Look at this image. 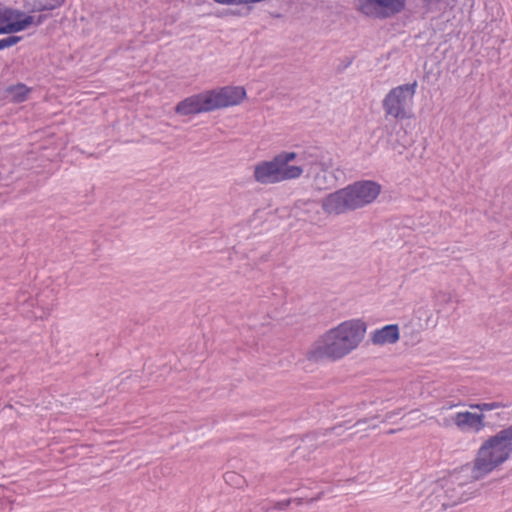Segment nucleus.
I'll use <instances>...</instances> for the list:
<instances>
[{
    "instance_id": "obj_1",
    "label": "nucleus",
    "mask_w": 512,
    "mask_h": 512,
    "mask_svg": "<svg viewBox=\"0 0 512 512\" xmlns=\"http://www.w3.org/2000/svg\"><path fill=\"white\" fill-rule=\"evenodd\" d=\"M366 323L360 319L344 321L322 334L310 347L311 361H338L354 351L366 334Z\"/></svg>"
},
{
    "instance_id": "obj_2",
    "label": "nucleus",
    "mask_w": 512,
    "mask_h": 512,
    "mask_svg": "<svg viewBox=\"0 0 512 512\" xmlns=\"http://www.w3.org/2000/svg\"><path fill=\"white\" fill-rule=\"evenodd\" d=\"M512 454V425L486 439L473 460L472 478L482 479L506 462Z\"/></svg>"
},
{
    "instance_id": "obj_3",
    "label": "nucleus",
    "mask_w": 512,
    "mask_h": 512,
    "mask_svg": "<svg viewBox=\"0 0 512 512\" xmlns=\"http://www.w3.org/2000/svg\"><path fill=\"white\" fill-rule=\"evenodd\" d=\"M296 156L295 152H282L271 160L258 162L253 170L254 180L260 184L269 185L299 178L303 169L289 164L296 159Z\"/></svg>"
},
{
    "instance_id": "obj_4",
    "label": "nucleus",
    "mask_w": 512,
    "mask_h": 512,
    "mask_svg": "<svg viewBox=\"0 0 512 512\" xmlns=\"http://www.w3.org/2000/svg\"><path fill=\"white\" fill-rule=\"evenodd\" d=\"M416 89V81L392 88L383 99L386 115L400 120L410 118Z\"/></svg>"
},
{
    "instance_id": "obj_5",
    "label": "nucleus",
    "mask_w": 512,
    "mask_h": 512,
    "mask_svg": "<svg viewBox=\"0 0 512 512\" xmlns=\"http://www.w3.org/2000/svg\"><path fill=\"white\" fill-rule=\"evenodd\" d=\"M358 11L378 19H385L402 12L406 0H356Z\"/></svg>"
},
{
    "instance_id": "obj_6",
    "label": "nucleus",
    "mask_w": 512,
    "mask_h": 512,
    "mask_svg": "<svg viewBox=\"0 0 512 512\" xmlns=\"http://www.w3.org/2000/svg\"><path fill=\"white\" fill-rule=\"evenodd\" d=\"M352 210L372 203L379 195L381 187L373 181H359L345 187Z\"/></svg>"
},
{
    "instance_id": "obj_7",
    "label": "nucleus",
    "mask_w": 512,
    "mask_h": 512,
    "mask_svg": "<svg viewBox=\"0 0 512 512\" xmlns=\"http://www.w3.org/2000/svg\"><path fill=\"white\" fill-rule=\"evenodd\" d=\"M213 111L239 105L246 98V90L242 86H225L208 90Z\"/></svg>"
},
{
    "instance_id": "obj_8",
    "label": "nucleus",
    "mask_w": 512,
    "mask_h": 512,
    "mask_svg": "<svg viewBox=\"0 0 512 512\" xmlns=\"http://www.w3.org/2000/svg\"><path fill=\"white\" fill-rule=\"evenodd\" d=\"M33 23L32 16L0 5V34L20 32Z\"/></svg>"
},
{
    "instance_id": "obj_9",
    "label": "nucleus",
    "mask_w": 512,
    "mask_h": 512,
    "mask_svg": "<svg viewBox=\"0 0 512 512\" xmlns=\"http://www.w3.org/2000/svg\"><path fill=\"white\" fill-rule=\"evenodd\" d=\"M175 111L183 116L213 111L208 90L180 101L175 107Z\"/></svg>"
},
{
    "instance_id": "obj_10",
    "label": "nucleus",
    "mask_w": 512,
    "mask_h": 512,
    "mask_svg": "<svg viewBox=\"0 0 512 512\" xmlns=\"http://www.w3.org/2000/svg\"><path fill=\"white\" fill-rule=\"evenodd\" d=\"M454 425L462 432L479 433L485 426V415L483 413H472L460 411L452 415Z\"/></svg>"
},
{
    "instance_id": "obj_11",
    "label": "nucleus",
    "mask_w": 512,
    "mask_h": 512,
    "mask_svg": "<svg viewBox=\"0 0 512 512\" xmlns=\"http://www.w3.org/2000/svg\"><path fill=\"white\" fill-rule=\"evenodd\" d=\"M322 208L327 214L339 215L352 210L346 189H340L329 194L322 201Z\"/></svg>"
},
{
    "instance_id": "obj_12",
    "label": "nucleus",
    "mask_w": 512,
    "mask_h": 512,
    "mask_svg": "<svg viewBox=\"0 0 512 512\" xmlns=\"http://www.w3.org/2000/svg\"><path fill=\"white\" fill-rule=\"evenodd\" d=\"M400 333L398 325L390 324L374 331L371 341L375 345L394 344L399 340Z\"/></svg>"
},
{
    "instance_id": "obj_13",
    "label": "nucleus",
    "mask_w": 512,
    "mask_h": 512,
    "mask_svg": "<svg viewBox=\"0 0 512 512\" xmlns=\"http://www.w3.org/2000/svg\"><path fill=\"white\" fill-rule=\"evenodd\" d=\"M30 91L31 89L23 83H18L8 88V93L11 96L12 101L15 103L25 101Z\"/></svg>"
},
{
    "instance_id": "obj_14",
    "label": "nucleus",
    "mask_w": 512,
    "mask_h": 512,
    "mask_svg": "<svg viewBox=\"0 0 512 512\" xmlns=\"http://www.w3.org/2000/svg\"><path fill=\"white\" fill-rule=\"evenodd\" d=\"M331 168H332V160L330 158L323 160V161L315 162L312 164L310 173L313 174V176L315 178L316 185L319 188H321V185H322V182L319 179V172H321V171L326 172Z\"/></svg>"
},
{
    "instance_id": "obj_15",
    "label": "nucleus",
    "mask_w": 512,
    "mask_h": 512,
    "mask_svg": "<svg viewBox=\"0 0 512 512\" xmlns=\"http://www.w3.org/2000/svg\"><path fill=\"white\" fill-rule=\"evenodd\" d=\"M64 0H35V10L46 11L54 10L63 5Z\"/></svg>"
},
{
    "instance_id": "obj_16",
    "label": "nucleus",
    "mask_w": 512,
    "mask_h": 512,
    "mask_svg": "<svg viewBox=\"0 0 512 512\" xmlns=\"http://www.w3.org/2000/svg\"><path fill=\"white\" fill-rule=\"evenodd\" d=\"M470 408L479 410L480 412L485 411H492L499 408L505 407V405L501 402H488V403H477V404H470Z\"/></svg>"
},
{
    "instance_id": "obj_17",
    "label": "nucleus",
    "mask_w": 512,
    "mask_h": 512,
    "mask_svg": "<svg viewBox=\"0 0 512 512\" xmlns=\"http://www.w3.org/2000/svg\"><path fill=\"white\" fill-rule=\"evenodd\" d=\"M21 40L20 36H9L7 38L0 39V50L9 48L17 44Z\"/></svg>"
},
{
    "instance_id": "obj_18",
    "label": "nucleus",
    "mask_w": 512,
    "mask_h": 512,
    "mask_svg": "<svg viewBox=\"0 0 512 512\" xmlns=\"http://www.w3.org/2000/svg\"><path fill=\"white\" fill-rule=\"evenodd\" d=\"M440 425L445 427V428H449L452 425H454V421L452 420V416L449 417V418H445Z\"/></svg>"
},
{
    "instance_id": "obj_19",
    "label": "nucleus",
    "mask_w": 512,
    "mask_h": 512,
    "mask_svg": "<svg viewBox=\"0 0 512 512\" xmlns=\"http://www.w3.org/2000/svg\"><path fill=\"white\" fill-rule=\"evenodd\" d=\"M43 19H44V17H43V16H40V17L38 18V20H37L36 24H40V23H42Z\"/></svg>"
},
{
    "instance_id": "obj_20",
    "label": "nucleus",
    "mask_w": 512,
    "mask_h": 512,
    "mask_svg": "<svg viewBox=\"0 0 512 512\" xmlns=\"http://www.w3.org/2000/svg\"><path fill=\"white\" fill-rule=\"evenodd\" d=\"M226 476H227V477H233V476H235V474H234V473H231V474H227Z\"/></svg>"
},
{
    "instance_id": "obj_21",
    "label": "nucleus",
    "mask_w": 512,
    "mask_h": 512,
    "mask_svg": "<svg viewBox=\"0 0 512 512\" xmlns=\"http://www.w3.org/2000/svg\"><path fill=\"white\" fill-rule=\"evenodd\" d=\"M456 405H450L447 409H451L453 407H455Z\"/></svg>"
}]
</instances>
